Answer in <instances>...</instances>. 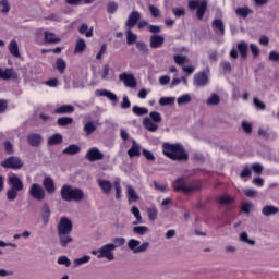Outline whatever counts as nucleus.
<instances>
[{"mask_svg": "<svg viewBox=\"0 0 279 279\" xmlns=\"http://www.w3.org/2000/svg\"><path fill=\"white\" fill-rule=\"evenodd\" d=\"M1 167H3L4 169H23L24 163L23 160H21V157H16V156H11L9 158H7L5 160L1 161Z\"/></svg>", "mask_w": 279, "mask_h": 279, "instance_id": "1a4fd4ad", "label": "nucleus"}, {"mask_svg": "<svg viewBox=\"0 0 279 279\" xmlns=\"http://www.w3.org/2000/svg\"><path fill=\"white\" fill-rule=\"evenodd\" d=\"M253 104L256 108V110H266L267 105H265V102H263L260 99H258L257 97H255L253 99Z\"/></svg>", "mask_w": 279, "mask_h": 279, "instance_id": "13d9d810", "label": "nucleus"}, {"mask_svg": "<svg viewBox=\"0 0 279 279\" xmlns=\"http://www.w3.org/2000/svg\"><path fill=\"white\" fill-rule=\"evenodd\" d=\"M112 245L116 246V250H117V247H122V245H125V240H124V238H116V239L113 240Z\"/></svg>", "mask_w": 279, "mask_h": 279, "instance_id": "338daca9", "label": "nucleus"}, {"mask_svg": "<svg viewBox=\"0 0 279 279\" xmlns=\"http://www.w3.org/2000/svg\"><path fill=\"white\" fill-rule=\"evenodd\" d=\"M57 123L60 128H66V125H71L73 123V118L62 117L57 120Z\"/></svg>", "mask_w": 279, "mask_h": 279, "instance_id": "ea45409f", "label": "nucleus"}, {"mask_svg": "<svg viewBox=\"0 0 279 279\" xmlns=\"http://www.w3.org/2000/svg\"><path fill=\"white\" fill-rule=\"evenodd\" d=\"M194 86L202 88L208 84V74L206 72H197L193 78Z\"/></svg>", "mask_w": 279, "mask_h": 279, "instance_id": "2eb2a0df", "label": "nucleus"}, {"mask_svg": "<svg viewBox=\"0 0 279 279\" xmlns=\"http://www.w3.org/2000/svg\"><path fill=\"white\" fill-rule=\"evenodd\" d=\"M143 125L148 132H158V124L154 123L149 118H144Z\"/></svg>", "mask_w": 279, "mask_h": 279, "instance_id": "2f4dec72", "label": "nucleus"}, {"mask_svg": "<svg viewBox=\"0 0 279 279\" xmlns=\"http://www.w3.org/2000/svg\"><path fill=\"white\" fill-rule=\"evenodd\" d=\"M149 11L151 13V16H154L155 19H158V16H160V9H158L157 7L150 5Z\"/></svg>", "mask_w": 279, "mask_h": 279, "instance_id": "774afa93", "label": "nucleus"}, {"mask_svg": "<svg viewBox=\"0 0 279 279\" xmlns=\"http://www.w3.org/2000/svg\"><path fill=\"white\" fill-rule=\"evenodd\" d=\"M56 114H72L75 112V107L72 105H63L54 110Z\"/></svg>", "mask_w": 279, "mask_h": 279, "instance_id": "cd10ccee", "label": "nucleus"}, {"mask_svg": "<svg viewBox=\"0 0 279 279\" xmlns=\"http://www.w3.org/2000/svg\"><path fill=\"white\" fill-rule=\"evenodd\" d=\"M134 234H138L140 236H145L147 232H149V227L146 226H137L133 228Z\"/></svg>", "mask_w": 279, "mask_h": 279, "instance_id": "79ce46f5", "label": "nucleus"}, {"mask_svg": "<svg viewBox=\"0 0 279 279\" xmlns=\"http://www.w3.org/2000/svg\"><path fill=\"white\" fill-rule=\"evenodd\" d=\"M86 51V40L84 38H80L75 43L74 53H84Z\"/></svg>", "mask_w": 279, "mask_h": 279, "instance_id": "f704fd0d", "label": "nucleus"}, {"mask_svg": "<svg viewBox=\"0 0 279 279\" xmlns=\"http://www.w3.org/2000/svg\"><path fill=\"white\" fill-rule=\"evenodd\" d=\"M268 60H270V62H279V52L276 50L270 51Z\"/></svg>", "mask_w": 279, "mask_h": 279, "instance_id": "69168bd1", "label": "nucleus"}, {"mask_svg": "<svg viewBox=\"0 0 279 279\" xmlns=\"http://www.w3.org/2000/svg\"><path fill=\"white\" fill-rule=\"evenodd\" d=\"M172 13L174 14V16H177V19H180V17L186 15V9H184V8H173Z\"/></svg>", "mask_w": 279, "mask_h": 279, "instance_id": "bf43d9fd", "label": "nucleus"}, {"mask_svg": "<svg viewBox=\"0 0 279 279\" xmlns=\"http://www.w3.org/2000/svg\"><path fill=\"white\" fill-rule=\"evenodd\" d=\"M40 217L43 220V223L47 226L49 223V219L51 217V207H49V203H44L40 208Z\"/></svg>", "mask_w": 279, "mask_h": 279, "instance_id": "a211bd4d", "label": "nucleus"}, {"mask_svg": "<svg viewBox=\"0 0 279 279\" xmlns=\"http://www.w3.org/2000/svg\"><path fill=\"white\" fill-rule=\"evenodd\" d=\"M165 45V37L162 35L154 34L150 36V48L160 49Z\"/></svg>", "mask_w": 279, "mask_h": 279, "instance_id": "aec40b11", "label": "nucleus"}, {"mask_svg": "<svg viewBox=\"0 0 279 279\" xmlns=\"http://www.w3.org/2000/svg\"><path fill=\"white\" fill-rule=\"evenodd\" d=\"M218 204H221V206H230V204H234V197L230 195H221L218 198Z\"/></svg>", "mask_w": 279, "mask_h": 279, "instance_id": "c9c22d12", "label": "nucleus"}, {"mask_svg": "<svg viewBox=\"0 0 279 279\" xmlns=\"http://www.w3.org/2000/svg\"><path fill=\"white\" fill-rule=\"evenodd\" d=\"M191 101H192V98H191V95H189V94H184L177 99V104L179 106H184L186 104H191Z\"/></svg>", "mask_w": 279, "mask_h": 279, "instance_id": "de8ad7c7", "label": "nucleus"}, {"mask_svg": "<svg viewBox=\"0 0 279 279\" xmlns=\"http://www.w3.org/2000/svg\"><path fill=\"white\" fill-rule=\"evenodd\" d=\"M250 49V45H247L246 41H240L236 45V48H232L230 51V58H232L233 60H236L239 58V53H240V58L241 60H247V51Z\"/></svg>", "mask_w": 279, "mask_h": 279, "instance_id": "0eeeda50", "label": "nucleus"}, {"mask_svg": "<svg viewBox=\"0 0 279 279\" xmlns=\"http://www.w3.org/2000/svg\"><path fill=\"white\" fill-rule=\"evenodd\" d=\"M220 102H221V97H219L215 93H213L206 101L207 106H219Z\"/></svg>", "mask_w": 279, "mask_h": 279, "instance_id": "4c0bfd02", "label": "nucleus"}, {"mask_svg": "<svg viewBox=\"0 0 279 279\" xmlns=\"http://www.w3.org/2000/svg\"><path fill=\"white\" fill-rule=\"evenodd\" d=\"M240 241H242V243H247V245H256V241L255 240H250V236L247 235V232H242L240 234Z\"/></svg>", "mask_w": 279, "mask_h": 279, "instance_id": "3c124183", "label": "nucleus"}, {"mask_svg": "<svg viewBox=\"0 0 279 279\" xmlns=\"http://www.w3.org/2000/svg\"><path fill=\"white\" fill-rule=\"evenodd\" d=\"M93 29H94L93 26L90 28H88V24L83 23V24H81L78 32H80V34L86 36V38H93V36H94Z\"/></svg>", "mask_w": 279, "mask_h": 279, "instance_id": "72a5a7b5", "label": "nucleus"}, {"mask_svg": "<svg viewBox=\"0 0 279 279\" xmlns=\"http://www.w3.org/2000/svg\"><path fill=\"white\" fill-rule=\"evenodd\" d=\"M138 21H141V12L132 11L129 14L125 25L126 27H129V29H132L136 25V23H138Z\"/></svg>", "mask_w": 279, "mask_h": 279, "instance_id": "f3484780", "label": "nucleus"}, {"mask_svg": "<svg viewBox=\"0 0 279 279\" xmlns=\"http://www.w3.org/2000/svg\"><path fill=\"white\" fill-rule=\"evenodd\" d=\"M8 184L11 187L7 191V199L14 202L19 197V193L25 191V184H23V180L16 174L8 177Z\"/></svg>", "mask_w": 279, "mask_h": 279, "instance_id": "20e7f679", "label": "nucleus"}, {"mask_svg": "<svg viewBox=\"0 0 279 279\" xmlns=\"http://www.w3.org/2000/svg\"><path fill=\"white\" fill-rule=\"evenodd\" d=\"M45 36V43H48L49 45H58V43H62V39L56 35V33H51L49 31H46L44 33Z\"/></svg>", "mask_w": 279, "mask_h": 279, "instance_id": "b1692460", "label": "nucleus"}, {"mask_svg": "<svg viewBox=\"0 0 279 279\" xmlns=\"http://www.w3.org/2000/svg\"><path fill=\"white\" fill-rule=\"evenodd\" d=\"M43 186L48 195H53V193H56V182H53L51 177H46L43 180Z\"/></svg>", "mask_w": 279, "mask_h": 279, "instance_id": "6ab92c4d", "label": "nucleus"}, {"mask_svg": "<svg viewBox=\"0 0 279 279\" xmlns=\"http://www.w3.org/2000/svg\"><path fill=\"white\" fill-rule=\"evenodd\" d=\"M211 27L215 32H219L220 36L226 35V25L223 24V20L215 19L211 23Z\"/></svg>", "mask_w": 279, "mask_h": 279, "instance_id": "4be33fe9", "label": "nucleus"}, {"mask_svg": "<svg viewBox=\"0 0 279 279\" xmlns=\"http://www.w3.org/2000/svg\"><path fill=\"white\" fill-rule=\"evenodd\" d=\"M119 81L123 82L126 88H136V86H138L136 77H134V74H128L126 72L119 75Z\"/></svg>", "mask_w": 279, "mask_h": 279, "instance_id": "ddd939ff", "label": "nucleus"}, {"mask_svg": "<svg viewBox=\"0 0 279 279\" xmlns=\"http://www.w3.org/2000/svg\"><path fill=\"white\" fill-rule=\"evenodd\" d=\"M85 158L89 162H97L99 160H104V153H101L97 147H92L87 150Z\"/></svg>", "mask_w": 279, "mask_h": 279, "instance_id": "f8f14e48", "label": "nucleus"}, {"mask_svg": "<svg viewBox=\"0 0 279 279\" xmlns=\"http://www.w3.org/2000/svg\"><path fill=\"white\" fill-rule=\"evenodd\" d=\"M119 10V3L114 1H110L107 3V12L108 14H114Z\"/></svg>", "mask_w": 279, "mask_h": 279, "instance_id": "8fccbe9b", "label": "nucleus"}, {"mask_svg": "<svg viewBox=\"0 0 279 279\" xmlns=\"http://www.w3.org/2000/svg\"><path fill=\"white\" fill-rule=\"evenodd\" d=\"M98 186H100L105 195H108L110 191H112V183H110L108 180H98Z\"/></svg>", "mask_w": 279, "mask_h": 279, "instance_id": "473e14b6", "label": "nucleus"}, {"mask_svg": "<svg viewBox=\"0 0 279 279\" xmlns=\"http://www.w3.org/2000/svg\"><path fill=\"white\" fill-rule=\"evenodd\" d=\"M28 194L31 195V197H33V199H36V202H43V199H45L47 192H45V189L43 186H40V184L38 183H33Z\"/></svg>", "mask_w": 279, "mask_h": 279, "instance_id": "9d476101", "label": "nucleus"}, {"mask_svg": "<svg viewBox=\"0 0 279 279\" xmlns=\"http://www.w3.org/2000/svg\"><path fill=\"white\" fill-rule=\"evenodd\" d=\"M27 143L31 147H40L43 145V135L40 133H31L27 135Z\"/></svg>", "mask_w": 279, "mask_h": 279, "instance_id": "dca6fc26", "label": "nucleus"}, {"mask_svg": "<svg viewBox=\"0 0 279 279\" xmlns=\"http://www.w3.org/2000/svg\"><path fill=\"white\" fill-rule=\"evenodd\" d=\"M128 156L130 158H138L141 157V145L136 143V140H132V146L128 150Z\"/></svg>", "mask_w": 279, "mask_h": 279, "instance_id": "412c9836", "label": "nucleus"}, {"mask_svg": "<svg viewBox=\"0 0 279 279\" xmlns=\"http://www.w3.org/2000/svg\"><path fill=\"white\" fill-rule=\"evenodd\" d=\"M9 51L14 58H21V51H19V43L12 39L9 44Z\"/></svg>", "mask_w": 279, "mask_h": 279, "instance_id": "c756f323", "label": "nucleus"}, {"mask_svg": "<svg viewBox=\"0 0 279 279\" xmlns=\"http://www.w3.org/2000/svg\"><path fill=\"white\" fill-rule=\"evenodd\" d=\"M0 80H3L4 82H8L9 80H19V73H16L14 68H7L4 70L0 68Z\"/></svg>", "mask_w": 279, "mask_h": 279, "instance_id": "4468645a", "label": "nucleus"}, {"mask_svg": "<svg viewBox=\"0 0 279 279\" xmlns=\"http://www.w3.org/2000/svg\"><path fill=\"white\" fill-rule=\"evenodd\" d=\"M126 197L129 204H132L133 202H138L141 199V196H138V193H136V190L132 185L126 186Z\"/></svg>", "mask_w": 279, "mask_h": 279, "instance_id": "5701e85b", "label": "nucleus"}, {"mask_svg": "<svg viewBox=\"0 0 279 279\" xmlns=\"http://www.w3.org/2000/svg\"><path fill=\"white\" fill-rule=\"evenodd\" d=\"M187 5L190 10H196V19H198V21L204 19V14H206V10H208V1L206 0H190Z\"/></svg>", "mask_w": 279, "mask_h": 279, "instance_id": "423d86ee", "label": "nucleus"}, {"mask_svg": "<svg viewBox=\"0 0 279 279\" xmlns=\"http://www.w3.org/2000/svg\"><path fill=\"white\" fill-rule=\"evenodd\" d=\"M57 71L62 75L64 74V71H66V61L62 58H58L56 61Z\"/></svg>", "mask_w": 279, "mask_h": 279, "instance_id": "a19ab883", "label": "nucleus"}, {"mask_svg": "<svg viewBox=\"0 0 279 279\" xmlns=\"http://www.w3.org/2000/svg\"><path fill=\"white\" fill-rule=\"evenodd\" d=\"M128 247L133 252V254H143V252H147V250H149V242H144L141 245V241L131 239L128 242Z\"/></svg>", "mask_w": 279, "mask_h": 279, "instance_id": "6e6552de", "label": "nucleus"}, {"mask_svg": "<svg viewBox=\"0 0 279 279\" xmlns=\"http://www.w3.org/2000/svg\"><path fill=\"white\" fill-rule=\"evenodd\" d=\"M62 141H63L62 134L56 133L48 138L47 145L50 147H53V145H60Z\"/></svg>", "mask_w": 279, "mask_h": 279, "instance_id": "c85d7f7f", "label": "nucleus"}, {"mask_svg": "<svg viewBox=\"0 0 279 279\" xmlns=\"http://www.w3.org/2000/svg\"><path fill=\"white\" fill-rule=\"evenodd\" d=\"M174 191H182L185 195H192V193H197L202 191V183L201 182H192L186 183V179L179 178L173 182Z\"/></svg>", "mask_w": 279, "mask_h": 279, "instance_id": "39448f33", "label": "nucleus"}, {"mask_svg": "<svg viewBox=\"0 0 279 279\" xmlns=\"http://www.w3.org/2000/svg\"><path fill=\"white\" fill-rule=\"evenodd\" d=\"M131 213L135 217V219H137V223H143V217L141 216V210L138 209V207L133 206L131 208Z\"/></svg>", "mask_w": 279, "mask_h": 279, "instance_id": "864d4df0", "label": "nucleus"}, {"mask_svg": "<svg viewBox=\"0 0 279 279\" xmlns=\"http://www.w3.org/2000/svg\"><path fill=\"white\" fill-rule=\"evenodd\" d=\"M162 151L167 156V158H170V160H174L178 162H182V160H189V153L184 150V146H182L181 144L163 143Z\"/></svg>", "mask_w": 279, "mask_h": 279, "instance_id": "f03ea898", "label": "nucleus"}, {"mask_svg": "<svg viewBox=\"0 0 279 279\" xmlns=\"http://www.w3.org/2000/svg\"><path fill=\"white\" fill-rule=\"evenodd\" d=\"M11 10L9 0H0V14H9Z\"/></svg>", "mask_w": 279, "mask_h": 279, "instance_id": "58836bf2", "label": "nucleus"}, {"mask_svg": "<svg viewBox=\"0 0 279 279\" xmlns=\"http://www.w3.org/2000/svg\"><path fill=\"white\" fill-rule=\"evenodd\" d=\"M96 94L99 97H107V99H109V101H112L113 104H117V101H119L117 94H114L110 90L101 89V90H97Z\"/></svg>", "mask_w": 279, "mask_h": 279, "instance_id": "393cba45", "label": "nucleus"}, {"mask_svg": "<svg viewBox=\"0 0 279 279\" xmlns=\"http://www.w3.org/2000/svg\"><path fill=\"white\" fill-rule=\"evenodd\" d=\"M116 199H121V181H114Z\"/></svg>", "mask_w": 279, "mask_h": 279, "instance_id": "e2e57ef3", "label": "nucleus"}, {"mask_svg": "<svg viewBox=\"0 0 279 279\" xmlns=\"http://www.w3.org/2000/svg\"><path fill=\"white\" fill-rule=\"evenodd\" d=\"M149 117L154 123H160L162 121V116L158 111H151Z\"/></svg>", "mask_w": 279, "mask_h": 279, "instance_id": "4d7b16f0", "label": "nucleus"}, {"mask_svg": "<svg viewBox=\"0 0 279 279\" xmlns=\"http://www.w3.org/2000/svg\"><path fill=\"white\" fill-rule=\"evenodd\" d=\"M133 113L136 114L137 117H143L145 114H148L149 109L145 108V107H138V106H133L132 109Z\"/></svg>", "mask_w": 279, "mask_h": 279, "instance_id": "37998d69", "label": "nucleus"}, {"mask_svg": "<svg viewBox=\"0 0 279 279\" xmlns=\"http://www.w3.org/2000/svg\"><path fill=\"white\" fill-rule=\"evenodd\" d=\"M61 199L63 202H84V198L86 197V194L84 193V190L80 187H74L70 184H63L60 190Z\"/></svg>", "mask_w": 279, "mask_h": 279, "instance_id": "7ed1b4c3", "label": "nucleus"}, {"mask_svg": "<svg viewBox=\"0 0 279 279\" xmlns=\"http://www.w3.org/2000/svg\"><path fill=\"white\" fill-rule=\"evenodd\" d=\"M58 265H63L64 267H71V259H69L65 255H62L57 260Z\"/></svg>", "mask_w": 279, "mask_h": 279, "instance_id": "052dcab7", "label": "nucleus"}, {"mask_svg": "<svg viewBox=\"0 0 279 279\" xmlns=\"http://www.w3.org/2000/svg\"><path fill=\"white\" fill-rule=\"evenodd\" d=\"M90 262V256L85 255L81 258L74 259V267H80V265H86V263Z\"/></svg>", "mask_w": 279, "mask_h": 279, "instance_id": "603ef678", "label": "nucleus"}, {"mask_svg": "<svg viewBox=\"0 0 279 279\" xmlns=\"http://www.w3.org/2000/svg\"><path fill=\"white\" fill-rule=\"evenodd\" d=\"M96 131H97V126H95L94 123L90 121L84 125V132L86 136H90V134H93V132H96Z\"/></svg>", "mask_w": 279, "mask_h": 279, "instance_id": "a18cd8bd", "label": "nucleus"}, {"mask_svg": "<svg viewBox=\"0 0 279 279\" xmlns=\"http://www.w3.org/2000/svg\"><path fill=\"white\" fill-rule=\"evenodd\" d=\"M143 156L148 160L149 162H154L156 160V156H154V153L148 150L147 148H144L142 150Z\"/></svg>", "mask_w": 279, "mask_h": 279, "instance_id": "5fc2aeb1", "label": "nucleus"}, {"mask_svg": "<svg viewBox=\"0 0 279 279\" xmlns=\"http://www.w3.org/2000/svg\"><path fill=\"white\" fill-rule=\"evenodd\" d=\"M251 52L253 53L254 58H258L260 56V49L256 44H251L250 45Z\"/></svg>", "mask_w": 279, "mask_h": 279, "instance_id": "0e129e2a", "label": "nucleus"}, {"mask_svg": "<svg viewBox=\"0 0 279 279\" xmlns=\"http://www.w3.org/2000/svg\"><path fill=\"white\" fill-rule=\"evenodd\" d=\"M241 128H242L243 132H245L246 134H252V132H253V125L251 122L242 121Z\"/></svg>", "mask_w": 279, "mask_h": 279, "instance_id": "6e6d98bb", "label": "nucleus"}, {"mask_svg": "<svg viewBox=\"0 0 279 279\" xmlns=\"http://www.w3.org/2000/svg\"><path fill=\"white\" fill-rule=\"evenodd\" d=\"M147 215L149 221H156V219H158V208L156 207V205L147 208Z\"/></svg>", "mask_w": 279, "mask_h": 279, "instance_id": "e433bc0d", "label": "nucleus"}, {"mask_svg": "<svg viewBox=\"0 0 279 279\" xmlns=\"http://www.w3.org/2000/svg\"><path fill=\"white\" fill-rule=\"evenodd\" d=\"M175 104V97H161L159 99L160 106H173Z\"/></svg>", "mask_w": 279, "mask_h": 279, "instance_id": "49530a36", "label": "nucleus"}, {"mask_svg": "<svg viewBox=\"0 0 279 279\" xmlns=\"http://www.w3.org/2000/svg\"><path fill=\"white\" fill-rule=\"evenodd\" d=\"M173 60L175 64H179V66H182V64H186V62H189V57L183 54H174Z\"/></svg>", "mask_w": 279, "mask_h": 279, "instance_id": "c03bdc74", "label": "nucleus"}, {"mask_svg": "<svg viewBox=\"0 0 279 279\" xmlns=\"http://www.w3.org/2000/svg\"><path fill=\"white\" fill-rule=\"evenodd\" d=\"M278 213L279 208L274 205H265L262 208V215H264V217H271L272 215H278Z\"/></svg>", "mask_w": 279, "mask_h": 279, "instance_id": "bb28decb", "label": "nucleus"}, {"mask_svg": "<svg viewBox=\"0 0 279 279\" xmlns=\"http://www.w3.org/2000/svg\"><path fill=\"white\" fill-rule=\"evenodd\" d=\"M136 48L142 51V53H149V47L144 41H136Z\"/></svg>", "mask_w": 279, "mask_h": 279, "instance_id": "680f3d73", "label": "nucleus"}, {"mask_svg": "<svg viewBox=\"0 0 279 279\" xmlns=\"http://www.w3.org/2000/svg\"><path fill=\"white\" fill-rule=\"evenodd\" d=\"M59 243L61 247H69L73 243L71 233L73 232V222L66 217H62L57 226Z\"/></svg>", "mask_w": 279, "mask_h": 279, "instance_id": "f257e3e1", "label": "nucleus"}, {"mask_svg": "<svg viewBox=\"0 0 279 279\" xmlns=\"http://www.w3.org/2000/svg\"><path fill=\"white\" fill-rule=\"evenodd\" d=\"M253 12L254 11L248 7H240L235 9L236 16H241V19H247V16H250V14H253Z\"/></svg>", "mask_w": 279, "mask_h": 279, "instance_id": "7c9ffc66", "label": "nucleus"}, {"mask_svg": "<svg viewBox=\"0 0 279 279\" xmlns=\"http://www.w3.org/2000/svg\"><path fill=\"white\" fill-rule=\"evenodd\" d=\"M136 38H138V36H136V34H134L132 32V29L130 28L128 32H126V44L128 45H134V43H136Z\"/></svg>", "mask_w": 279, "mask_h": 279, "instance_id": "09e8293b", "label": "nucleus"}, {"mask_svg": "<svg viewBox=\"0 0 279 279\" xmlns=\"http://www.w3.org/2000/svg\"><path fill=\"white\" fill-rule=\"evenodd\" d=\"M114 244H105L102 247L98 250V258H107V260H114Z\"/></svg>", "mask_w": 279, "mask_h": 279, "instance_id": "9b49d317", "label": "nucleus"}, {"mask_svg": "<svg viewBox=\"0 0 279 279\" xmlns=\"http://www.w3.org/2000/svg\"><path fill=\"white\" fill-rule=\"evenodd\" d=\"M82 151V147L76 144L69 145L65 149L62 150L64 156H75Z\"/></svg>", "mask_w": 279, "mask_h": 279, "instance_id": "a878e982", "label": "nucleus"}]
</instances>
